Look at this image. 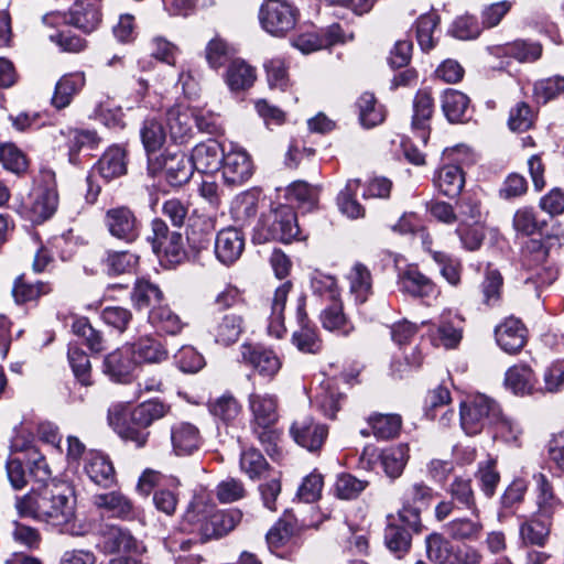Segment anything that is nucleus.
I'll use <instances>...</instances> for the list:
<instances>
[{
    "label": "nucleus",
    "mask_w": 564,
    "mask_h": 564,
    "mask_svg": "<svg viewBox=\"0 0 564 564\" xmlns=\"http://www.w3.org/2000/svg\"><path fill=\"white\" fill-rule=\"evenodd\" d=\"M412 536L406 529L397 524H388L384 530V543L398 557L405 554L411 547Z\"/></svg>",
    "instance_id": "obj_61"
},
{
    "label": "nucleus",
    "mask_w": 564,
    "mask_h": 564,
    "mask_svg": "<svg viewBox=\"0 0 564 564\" xmlns=\"http://www.w3.org/2000/svg\"><path fill=\"white\" fill-rule=\"evenodd\" d=\"M553 519L533 513L519 524V539L523 546L544 547L551 535Z\"/></svg>",
    "instance_id": "obj_16"
},
{
    "label": "nucleus",
    "mask_w": 564,
    "mask_h": 564,
    "mask_svg": "<svg viewBox=\"0 0 564 564\" xmlns=\"http://www.w3.org/2000/svg\"><path fill=\"white\" fill-rule=\"evenodd\" d=\"M242 519L239 509L215 510L210 512L203 541L218 539L232 531Z\"/></svg>",
    "instance_id": "obj_29"
},
{
    "label": "nucleus",
    "mask_w": 564,
    "mask_h": 564,
    "mask_svg": "<svg viewBox=\"0 0 564 564\" xmlns=\"http://www.w3.org/2000/svg\"><path fill=\"white\" fill-rule=\"evenodd\" d=\"M58 195L54 189H45L40 193L32 204V214L35 221L48 219L56 210Z\"/></svg>",
    "instance_id": "obj_64"
},
{
    "label": "nucleus",
    "mask_w": 564,
    "mask_h": 564,
    "mask_svg": "<svg viewBox=\"0 0 564 564\" xmlns=\"http://www.w3.org/2000/svg\"><path fill=\"white\" fill-rule=\"evenodd\" d=\"M299 235L300 227L295 212L291 206L280 205L262 215L254 237L259 242L273 240L290 243Z\"/></svg>",
    "instance_id": "obj_3"
},
{
    "label": "nucleus",
    "mask_w": 564,
    "mask_h": 564,
    "mask_svg": "<svg viewBox=\"0 0 564 564\" xmlns=\"http://www.w3.org/2000/svg\"><path fill=\"white\" fill-rule=\"evenodd\" d=\"M224 182L230 186L245 184L253 174V164L250 155L240 148L232 147L225 152L221 162Z\"/></svg>",
    "instance_id": "obj_12"
},
{
    "label": "nucleus",
    "mask_w": 564,
    "mask_h": 564,
    "mask_svg": "<svg viewBox=\"0 0 564 564\" xmlns=\"http://www.w3.org/2000/svg\"><path fill=\"white\" fill-rule=\"evenodd\" d=\"M381 465L384 473L392 479L401 476L409 459V447L406 444H398L382 451Z\"/></svg>",
    "instance_id": "obj_46"
},
{
    "label": "nucleus",
    "mask_w": 564,
    "mask_h": 564,
    "mask_svg": "<svg viewBox=\"0 0 564 564\" xmlns=\"http://www.w3.org/2000/svg\"><path fill=\"white\" fill-rule=\"evenodd\" d=\"M52 291L51 285L45 282L37 281L28 283L23 276H19L13 285L12 295L18 304L37 300L41 295L48 294Z\"/></svg>",
    "instance_id": "obj_55"
},
{
    "label": "nucleus",
    "mask_w": 564,
    "mask_h": 564,
    "mask_svg": "<svg viewBox=\"0 0 564 564\" xmlns=\"http://www.w3.org/2000/svg\"><path fill=\"white\" fill-rule=\"evenodd\" d=\"M140 137L147 154L150 156L158 152L165 142L166 133L160 122L154 119L143 121Z\"/></svg>",
    "instance_id": "obj_50"
},
{
    "label": "nucleus",
    "mask_w": 564,
    "mask_h": 564,
    "mask_svg": "<svg viewBox=\"0 0 564 564\" xmlns=\"http://www.w3.org/2000/svg\"><path fill=\"white\" fill-rule=\"evenodd\" d=\"M149 322L160 334L177 335L185 323L167 305L153 306L149 313Z\"/></svg>",
    "instance_id": "obj_38"
},
{
    "label": "nucleus",
    "mask_w": 564,
    "mask_h": 564,
    "mask_svg": "<svg viewBox=\"0 0 564 564\" xmlns=\"http://www.w3.org/2000/svg\"><path fill=\"white\" fill-rule=\"evenodd\" d=\"M245 330V316L234 311L215 310L207 321L208 334L216 344L224 347L237 343Z\"/></svg>",
    "instance_id": "obj_7"
},
{
    "label": "nucleus",
    "mask_w": 564,
    "mask_h": 564,
    "mask_svg": "<svg viewBox=\"0 0 564 564\" xmlns=\"http://www.w3.org/2000/svg\"><path fill=\"white\" fill-rule=\"evenodd\" d=\"M533 479L535 482V513L553 519L555 511L562 506V500L555 495L552 482L544 474H534Z\"/></svg>",
    "instance_id": "obj_28"
},
{
    "label": "nucleus",
    "mask_w": 564,
    "mask_h": 564,
    "mask_svg": "<svg viewBox=\"0 0 564 564\" xmlns=\"http://www.w3.org/2000/svg\"><path fill=\"white\" fill-rule=\"evenodd\" d=\"M225 82L231 91L249 89L256 82V69L243 59L230 61L225 73Z\"/></svg>",
    "instance_id": "obj_36"
},
{
    "label": "nucleus",
    "mask_w": 564,
    "mask_h": 564,
    "mask_svg": "<svg viewBox=\"0 0 564 564\" xmlns=\"http://www.w3.org/2000/svg\"><path fill=\"white\" fill-rule=\"evenodd\" d=\"M436 494L430 486L423 481L410 485L402 498V508L399 511V518L412 531L422 530L421 512L427 509L434 500Z\"/></svg>",
    "instance_id": "obj_5"
},
{
    "label": "nucleus",
    "mask_w": 564,
    "mask_h": 564,
    "mask_svg": "<svg viewBox=\"0 0 564 564\" xmlns=\"http://www.w3.org/2000/svg\"><path fill=\"white\" fill-rule=\"evenodd\" d=\"M562 96H564V76L555 75L534 83L533 97L536 102L546 104Z\"/></svg>",
    "instance_id": "obj_53"
},
{
    "label": "nucleus",
    "mask_w": 564,
    "mask_h": 564,
    "mask_svg": "<svg viewBox=\"0 0 564 564\" xmlns=\"http://www.w3.org/2000/svg\"><path fill=\"white\" fill-rule=\"evenodd\" d=\"M162 291L148 280H138L131 293V301L138 310H143L162 300Z\"/></svg>",
    "instance_id": "obj_56"
},
{
    "label": "nucleus",
    "mask_w": 564,
    "mask_h": 564,
    "mask_svg": "<svg viewBox=\"0 0 564 564\" xmlns=\"http://www.w3.org/2000/svg\"><path fill=\"white\" fill-rule=\"evenodd\" d=\"M399 288L414 297H429L436 292L434 282L416 268H408L399 274Z\"/></svg>",
    "instance_id": "obj_31"
},
{
    "label": "nucleus",
    "mask_w": 564,
    "mask_h": 564,
    "mask_svg": "<svg viewBox=\"0 0 564 564\" xmlns=\"http://www.w3.org/2000/svg\"><path fill=\"white\" fill-rule=\"evenodd\" d=\"M85 83L86 77L83 72H75L64 75L55 85L52 104L57 109L67 107L70 104L73 97L83 89Z\"/></svg>",
    "instance_id": "obj_35"
},
{
    "label": "nucleus",
    "mask_w": 564,
    "mask_h": 564,
    "mask_svg": "<svg viewBox=\"0 0 564 564\" xmlns=\"http://www.w3.org/2000/svg\"><path fill=\"white\" fill-rule=\"evenodd\" d=\"M104 224L108 232L124 242H133L140 234V221L127 206H117L106 212Z\"/></svg>",
    "instance_id": "obj_11"
},
{
    "label": "nucleus",
    "mask_w": 564,
    "mask_h": 564,
    "mask_svg": "<svg viewBox=\"0 0 564 564\" xmlns=\"http://www.w3.org/2000/svg\"><path fill=\"white\" fill-rule=\"evenodd\" d=\"M248 401L253 426L270 427L275 424L278 421V400L274 395L252 393Z\"/></svg>",
    "instance_id": "obj_27"
},
{
    "label": "nucleus",
    "mask_w": 564,
    "mask_h": 564,
    "mask_svg": "<svg viewBox=\"0 0 564 564\" xmlns=\"http://www.w3.org/2000/svg\"><path fill=\"white\" fill-rule=\"evenodd\" d=\"M171 443L177 456H187L199 449L203 438L197 426L178 422L171 427Z\"/></svg>",
    "instance_id": "obj_24"
},
{
    "label": "nucleus",
    "mask_w": 564,
    "mask_h": 564,
    "mask_svg": "<svg viewBox=\"0 0 564 564\" xmlns=\"http://www.w3.org/2000/svg\"><path fill=\"white\" fill-rule=\"evenodd\" d=\"M465 177L458 165L448 164L441 167L434 177V185L443 195L456 197L460 194Z\"/></svg>",
    "instance_id": "obj_39"
},
{
    "label": "nucleus",
    "mask_w": 564,
    "mask_h": 564,
    "mask_svg": "<svg viewBox=\"0 0 564 564\" xmlns=\"http://www.w3.org/2000/svg\"><path fill=\"white\" fill-rule=\"evenodd\" d=\"M170 406L158 400H150L138 404L130 413V422L124 426H117L119 436L132 442L138 448L148 444L150 432L148 427L155 421L164 417Z\"/></svg>",
    "instance_id": "obj_2"
},
{
    "label": "nucleus",
    "mask_w": 564,
    "mask_h": 564,
    "mask_svg": "<svg viewBox=\"0 0 564 564\" xmlns=\"http://www.w3.org/2000/svg\"><path fill=\"white\" fill-rule=\"evenodd\" d=\"M476 478L480 484V488L486 497L491 498L500 481V474L497 470V462L494 458H487L478 464Z\"/></svg>",
    "instance_id": "obj_59"
},
{
    "label": "nucleus",
    "mask_w": 564,
    "mask_h": 564,
    "mask_svg": "<svg viewBox=\"0 0 564 564\" xmlns=\"http://www.w3.org/2000/svg\"><path fill=\"white\" fill-rule=\"evenodd\" d=\"M127 345L133 350V358L135 359L137 366L142 362H161L167 358V351L163 345L149 336L139 338L135 343Z\"/></svg>",
    "instance_id": "obj_43"
},
{
    "label": "nucleus",
    "mask_w": 564,
    "mask_h": 564,
    "mask_svg": "<svg viewBox=\"0 0 564 564\" xmlns=\"http://www.w3.org/2000/svg\"><path fill=\"white\" fill-rule=\"evenodd\" d=\"M468 106V97L458 90L446 89L442 96V110L449 122L463 121Z\"/></svg>",
    "instance_id": "obj_47"
},
{
    "label": "nucleus",
    "mask_w": 564,
    "mask_h": 564,
    "mask_svg": "<svg viewBox=\"0 0 564 564\" xmlns=\"http://www.w3.org/2000/svg\"><path fill=\"white\" fill-rule=\"evenodd\" d=\"M359 187V180H348L337 197L340 212L352 219L364 217L365 215V208L356 200V194Z\"/></svg>",
    "instance_id": "obj_48"
},
{
    "label": "nucleus",
    "mask_w": 564,
    "mask_h": 564,
    "mask_svg": "<svg viewBox=\"0 0 564 564\" xmlns=\"http://www.w3.org/2000/svg\"><path fill=\"white\" fill-rule=\"evenodd\" d=\"M338 25H333L330 29V37H324L318 35L315 32H307L300 34L297 37L293 40V46L300 50L304 54H310L312 52L322 50L324 47H327L328 45H332L340 39L338 36H333L334 31L338 30Z\"/></svg>",
    "instance_id": "obj_57"
},
{
    "label": "nucleus",
    "mask_w": 564,
    "mask_h": 564,
    "mask_svg": "<svg viewBox=\"0 0 564 564\" xmlns=\"http://www.w3.org/2000/svg\"><path fill=\"white\" fill-rule=\"evenodd\" d=\"M534 383V373L527 365H514L506 372L505 386L517 395L532 393Z\"/></svg>",
    "instance_id": "obj_42"
},
{
    "label": "nucleus",
    "mask_w": 564,
    "mask_h": 564,
    "mask_svg": "<svg viewBox=\"0 0 564 564\" xmlns=\"http://www.w3.org/2000/svg\"><path fill=\"white\" fill-rule=\"evenodd\" d=\"M434 112V99L429 89H420L413 99L412 129L423 143L430 135V121Z\"/></svg>",
    "instance_id": "obj_23"
},
{
    "label": "nucleus",
    "mask_w": 564,
    "mask_h": 564,
    "mask_svg": "<svg viewBox=\"0 0 564 564\" xmlns=\"http://www.w3.org/2000/svg\"><path fill=\"white\" fill-rule=\"evenodd\" d=\"M499 404L485 394H476L460 403L459 420L467 435H477L499 419Z\"/></svg>",
    "instance_id": "obj_4"
},
{
    "label": "nucleus",
    "mask_w": 564,
    "mask_h": 564,
    "mask_svg": "<svg viewBox=\"0 0 564 564\" xmlns=\"http://www.w3.org/2000/svg\"><path fill=\"white\" fill-rule=\"evenodd\" d=\"M240 354L242 361L264 378H273L281 369L282 361L271 349L259 345L243 344L240 346Z\"/></svg>",
    "instance_id": "obj_14"
},
{
    "label": "nucleus",
    "mask_w": 564,
    "mask_h": 564,
    "mask_svg": "<svg viewBox=\"0 0 564 564\" xmlns=\"http://www.w3.org/2000/svg\"><path fill=\"white\" fill-rule=\"evenodd\" d=\"M300 531V524L291 511H285L267 533V543L271 551L278 552L293 542Z\"/></svg>",
    "instance_id": "obj_25"
},
{
    "label": "nucleus",
    "mask_w": 564,
    "mask_h": 564,
    "mask_svg": "<svg viewBox=\"0 0 564 564\" xmlns=\"http://www.w3.org/2000/svg\"><path fill=\"white\" fill-rule=\"evenodd\" d=\"M63 20L64 23L74 25L84 32L94 31L100 22V13L97 0H75L68 13L54 12L43 17L44 23L54 24Z\"/></svg>",
    "instance_id": "obj_8"
},
{
    "label": "nucleus",
    "mask_w": 564,
    "mask_h": 564,
    "mask_svg": "<svg viewBox=\"0 0 564 564\" xmlns=\"http://www.w3.org/2000/svg\"><path fill=\"white\" fill-rule=\"evenodd\" d=\"M213 509L214 505L206 491L195 492L182 517L180 529L183 532L196 534L204 540L205 527Z\"/></svg>",
    "instance_id": "obj_10"
},
{
    "label": "nucleus",
    "mask_w": 564,
    "mask_h": 564,
    "mask_svg": "<svg viewBox=\"0 0 564 564\" xmlns=\"http://www.w3.org/2000/svg\"><path fill=\"white\" fill-rule=\"evenodd\" d=\"M262 28L272 35H284L296 22L294 8L284 0H265L260 9Z\"/></svg>",
    "instance_id": "obj_9"
},
{
    "label": "nucleus",
    "mask_w": 564,
    "mask_h": 564,
    "mask_svg": "<svg viewBox=\"0 0 564 564\" xmlns=\"http://www.w3.org/2000/svg\"><path fill=\"white\" fill-rule=\"evenodd\" d=\"M207 408L217 425L235 426L241 415L242 405L231 392L210 398Z\"/></svg>",
    "instance_id": "obj_20"
},
{
    "label": "nucleus",
    "mask_w": 564,
    "mask_h": 564,
    "mask_svg": "<svg viewBox=\"0 0 564 564\" xmlns=\"http://www.w3.org/2000/svg\"><path fill=\"white\" fill-rule=\"evenodd\" d=\"M160 166L165 173L167 183L172 186H181L187 183L194 171L191 158H187L182 151L164 153Z\"/></svg>",
    "instance_id": "obj_21"
},
{
    "label": "nucleus",
    "mask_w": 564,
    "mask_h": 564,
    "mask_svg": "<svg viewBox=\"0 0 564 564\" xmlns=\"http://www.w3.org/2000/svg\"><path fill=\"white\" fill-rule=\"evenodd\" d=\"M93 503L115 518L131 519L134 516L132 501L121 491L95 495Z\"/></svg>",
    "instance_id": "obj_30"
},
{
    "label": "nucleus",
    "mask_w": 564,
    "mask_h": 564,
    "mask_svg": "<svg viewBox=\"0 0 564 564\" xmlns=\"http://www.w3.org/2000/svg\"><path fill=\"white\" fill-rule=\"evenodd\" d=\"M502 51L507 56L513 57L521 63L535 62L542 55V46L540 43L524 40H516L511 43H507Z\"/></svg>",
    "instance_id": "obj_54"
},
{
    "label": "nucleus",
    "mask_w": 564,
    "mask_h": 564,
    "mask_svg": "<svg viewBox=\"0 0 564 564\" xmlns=\"http://www.w3.org/2000/svg\"><path fill=\"white\" fill-rule=\"evenodd\" d=\"M225 155L220 143L214 139L198 143L194 147L191 161L195 170L202 173H213L219 170Z\"/></svg>",
    "instance_id": "obj_22"
},
{
    "label": "nucleus",
    "mask_w": 564,
    "mask_h": 564,
    "mask_svg": "<svg viewBox=\"0 0 564 564\" xmlns=\"http://www.w3.org/2000/svg\"><path fill=\"white\" fill-rule=\"evenodd\" d=\"M440 23V17L435 12L422 14L416 21V40L423 51L434 47L433 33Z\"/></svg>",
    "instance_id": "obj_62"
},
{
    "label": "nucleus",
    "mask_w": 564,
    "mask_h": 564,
    "mask_svg": "<svg viewBox=\"0 0 564 564\" xmlns=\"http://www.w3.org/2000/svg\"><path fill=\"white\" fill-rule=\"evenodd\" d=\"M137 368L133 350L124 345L104 359V373L116 382H128Z\"/></svg>",
    "instance_id": "obj_17"
},
{
    "label": "nucleus",
    "mask_w": 564,
    "mask_h": 564,
    "mask_svg": "<svg viewBox=\"0 0 564 564\" xmlns=\"http://www.w3.org/2000/svg\"><path fill=\"white\" fill-rule=\"evenodd\" d=\"M292 289V283L286 281L282 283L274 292L271 302V312L269 316L268 332L270 335L281 338L286 332L284 325V308L288 295Z\"/></svg>",
    "instance_id": "obj_34"
},
{
    "label": "nucleus",
    "mask_w": 564,
    "mask_h": 564,
    "mask_svg": "<svg viewBox=\"0 0 564 564\" xmlns=\"http://www.w3.org/2000/svg\"><path fill=\"white\" fill-rule=\"evenodd\" d=\"M85 473L91 481L108 487L115 481V468L109 458L100 452L90 451L86 456Z\"/></svg>",
    "instance_id": "obj_33"
},
{
    "label": "nucleus",
    "mask_w": 564,
    "mask_h": 564,
    "mask_svg": "<svg viewBox=\"0 0 564 564\" xmlns=\"http://www.w3.org/2000/svg\"><path fill=\"white\" fill-rule=\"evenodd\" d=\"M447 494L451 496L458 510L469 511L474 518L480 516L470 479L455 477L447 488Z\"/></svg>",
    "instance_id": "obj_32"
},
{
    "label": "nucleus",
    "mask_w": 564,
    "mask_h": 564,
    "mask_svg": "<svg viewBox=\"0 0 564 564\" xmlns=\"http://www.w3.org/2000/svg\"><path fill=\"white\" fill-rule=\"evenodd\" d=\"M549 254V247L540 239H530L522 246L521 264L525 270L533 271L527 278V283L532 281L539 285H546L555 280L556 271L546 265Z\"/></svg>",
    "instance_id": "obj_6"
},
{
    "label": "nucleus",
    "mask_w": 564,
    "mask_h": 564,
    "mask_svg": "<svg viewBox=\"0 0 564 564\" xmlns=\"http://www.w3.org/2000/svg\"><path fill=\"white\" fill-rule=\"evenodd\" d=\"M347 279L349 281L350 295L354 296L356 304H364L372 293L370 271L366 265L356 263L349 271Z\"/></svg>",
    "instance_id": "obj_40"
},
{
    "label": "nucleus",
    "mask_w": 564,
    "mask_h": 564,
    "mask_svg": "<svg viewBox=\"0 0 564 564\" xmlns=\"http://www.w3.org/2000/svg\"><path fill=\"white\" fill-rule=\"evenodd\" d=\"M93 170L107 182L123 175L127 171L124 151L119 147L109 148Z\"/></svg>",
    "instance_id": "obj_37"
},
{
    "label": "nucleus",
    "mask_w": 564,
    "mask_h": 564,
    "mask_svg": "<svg viewBox=\"0 0 564 564\" xmlns=\"http://www.w3.org/2000/svg\"><path fill=\"white\" fill-rule=\"evenodd\" d=\"M427 557L436 564H449L453 556V545L442 534L432 533L426 540Z\"/></svg>",
    "instance_id": "obj_58"
},
{
    "label": "nucleus",
    "mask_w": 564,
    "mask_h": 564,
    "mask_svg": "<svg viewBox=\"0 0 564 564\" xmlns=\"http://www.w3.org/2000/svg\"><path fill=\"white\" fill-rule=\"evenodd\" d=\"M543 224L536 218V213L533 208L521 207L512 218V227L518 235L532 236L542 229Z\"/></svg>",
    "instance_id": "obj_63"
},
{
    "label": "nucleus",
    "mask_w": 564,
    "mask_h": 564,
    "mask_svg": "<svg viewBox=\"0 0 564 564\" xmlns=\"http://www.w3.org/2000/svg\"><path fill=\"white\" fill-rule=\"evenodd\" d=\"M496 341L508 354L520 351L527 343V328L520 319L508 317L495 329Z\"/></svg>",
    "instance_id": "obj_19"
},
{
    "label": "nucleus",
    "mask_w": 564,
    "mask_h": 564,
    "mask_svg": "<svg viewBox=\"0 0 564 564\" xmlns=\"http://www.w3.org/2000/svg\"><path fill=\"white\" fill-rule=\"evenodd\" d=\"M102 549L107 553L141 554L143 545L126 529L110 527L102 534Z\"/></svg>",
    "instance_id": "obj_26"
},
{
    "label": "nucleus",
    "mask_w": 564,
    "mask_h": 564,
    "mask_svg": "<svg viewBox=\"0 0 564 564\" xmlns=\"http://www.w3.org/2000/svg\"><path fill=\"white\" fill-rule=\"evenodd\" d=\"M194 113L182 106H173L166 111L165 126L170 139L176 144L187 143L194 135Z\"/></svg>",
    "instance_id": "obj_18"
},
{
    "label": "nucleus",
    "mask_w": 564,
    "mask_h": 564,
    "mask_svg": "<svg viewBox=\"0 0 564 564\" xmlns=\"http://www.w3.org/2000/svg\"><path fill=\"white\" fill-rule=\"evenodd\" d=\"M343 399L344 395L337 391L334 382L327 379L321 383L314 397V402L325 416L334 419L336 412L340 409Z\"/></svg>",
    "instance_id": "obj_45"
},
{
    "label": "nucleus",
    "mask_w": 564,
    "mask_h": 564,
    "mask_svg": "<svg viewBox=\"0 0 564 564\" xmlns=\"http://www.w3.org/2000/svg\"><path fill=\"white\" fill-rule=\"evenodd\" d=\"M319 319L323 327L329 332L348 336L354 330V325L345 315L340 301L334 300L332 304L326 306L322 311Z\"/></svg>",
    "instance_id": "obj_44"
},
{
    "label": "nucleus",
    "mask_w": 564,
    "mask_h": 564,
    "mask_svg": "<svg viewBox=\"0 0 564 564\" xmlns=\"http://www.w3.org/2000/svg\"><path fill=\"white\" fill-rule=\"evenodd\" d=\"M15 508L20 517H29L58 533L75 534L76 498L73 489L63 484H51L18 497Z\"/></svg>",
    "instance_id": "obj_1"
},
{
    "label": "nucleus",
    "mask_w": 564,
    "mask_h": 564,
    "mask_svg": "<svg viewBox=\"0 0 564 564\" xmlns=\"http://www.w3.org/2000/svg\"><path fill=\"white\" fill-rule=\"evenodd\" d=\"M288 198L306 212L312 210L318 200V189L304 181H296L288 187Z\"/></svg>",
    "instance_id": "obj_49"
},
{
    "label": "nucleus",
    "mask_w": 564,
    "mask_h": 564,
    "mask_svg": "<svg viewBox=\"0 0 564 564\" xmlns=\"http://www.w3.org/2000/svg\"><path fill=\"white\" fill-rule=\"evenodd\" d=\"M359 120L366 128H372L381 123L384 119L382 107L377 105V100L371 93H364L358 101Z\"/></svg>",
    "instance_id": "obj_51"
},
{
    "label": "nucleus",
    "mask_w": 564,
    "mask_h": 564,
    "mask_svg": "<svg viewBox=\"0 0 564 564\" xmlns=\"http://www.w3.org/2000/svg\"><path fill=\"white\" fill-rule=\"evenodd\" d=\"M245 245V236L240 230L234 227L221 229L215 238V257L220 263L229 267L239 260Z\"/></svg>",
    "instance_id": "obj_15"
},
{
    "label": "nucleus",
    "mask_w": 564,
    "mask_h": 564,
    "mask_svg": "<svg viewBox=\"0 0 564 564\" xmlns=\"http://www.w3.org/2000/svg\"><path fill=\"white\" fill-rule=\"evenodd\" d=\"M446 533L456 541H478L481 536L484 524L478 518H456L445 527Z\"/></svg>",
    "instance_id": "obj_41"
},
{
    "label": "nucleus",
    "mask_w": 564,
    "mask_h": 564,
    "mask_svg": "<svg viewBox=\"0 0 564 564\" xmlns=\"http://www.w3.org/2000/svg\"><path fill=\"white\" fill-rule=\"evenodd\" d=\"M290 433L296 444L308 452H318L328 436L327 425L304 416L293 422Z\"/></svg>",
    "instance_id": "obj_13"
},
{
    "label": "nucleus",
    "mask_w": 564,
    "mask_h": 564,
    "mask_svg": "<svg viewBox=\"0 0 564 564\" xmlns=\"http://www.w3.org/2000/svg\"><path fill=\"white\" fill-rule=\"evenodd\" d=\"M369 424L377 438L389 440L398 435L401 417L397 414H377L369 417Z\"/></svg>",
    "instance_id": "obj_60"
},
{
    "label": "nucleus",
    "mask_w": 564,
    "mask_h": 564,
    "mask_svg": "<svg viewBox=\"0 0 564 564\" xmlns=\"http://www.w3.org/2000/svg\"><path fill=\"white\" fill-rule=\"evenodd\" d=\"M292 344L303 354H318L323 346L315 326L311 324H302L293 332Z\"/></svg>",
    "instance_id": "obj_52"
}]
</instances>
